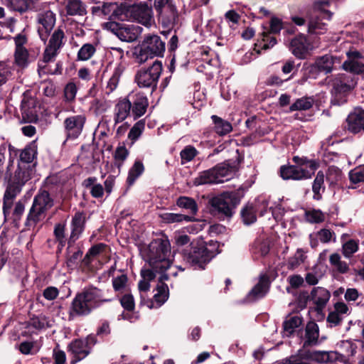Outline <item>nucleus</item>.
I'll return each mask as SVG.
<instances>
[{
	"mask_svg": "<svg viewBox=\"0 0 364 364\" xmlns=\"http://www.w3.org/2000/svg\"><path fill=\"white\" fill-rule=\"evenodd\" d=\"M111 301L110 299H104L102 291L95 287L85 289L77 293L73 298L68 311V318L70 321L77 316H87L102 304Z\"/></svg>",
	"mask_w": 364,
	"mask_h": 364,
	"instance_id": "obj_1",
	"label": "nucleus"
},
{
	"mask_svg": "<svg viewBox=\"0 0 364 364\" xmlns=\"http://www.w3.org/2000/svg\"><path fill=\"white\" fill-rule=\"evenodd\" d=\"M243 157L237 154L235 159L225 161L216 164L211 168L203 171L194 179L196 186L219 183L224 181L223 178L230 176L239 170Z\"/></svg>",
	"mask_w": 364,
	"mask_h": 364,
	"instance_id": "obj_2",
	"label": "nucleus"
},
{
	"mask_svg": "<svg viewBox=\"0 0 364 364\" xmlns=\"http://www.w3.org/2000/svg\"><path fill=\"white\" fill-rule=\"evenodd\" d=\"M242 197L240 190L224 191L210 199V212L220 220L229 219L235 214Z\"/></svg>",
	"mask_w": 364,
	"mask_h": 364,
	"instance_id": "obj_3",
	"label": "nucleus"
},
{
	"mask_svg": "<svg viewBox=\"0 0 364 364\" xmlns=\"http://www.w3.org/2000/svg\"><path fill=\"white\" fill-rule=\"evenodd\" d=\"M38 146L36 141L28 143L23 149H19L17 168L14 174L7 173L6 177L26 183L36 171L34 159L37 158Z\"/></svg>",
	"mask_w": 364,
	"mask_h": 364,
	"instance_id": "obj_4",
	"label": "nucleus"
},
{
	"mask_svg": "<svg viewBox=\"0 0 364 364\" xmlns=\"http://www.w3.org/2000/svg\"><path fill=\"white\" fill-rule=\"evenodd\" d=\"M170 254L171 244L167 238L154 239L148 246L146 261L151 269L164 273L171 266Z\"/></svg>",
	"mask_w": 364,
	"mask_h": 364,
	"instance_id": "obj_5",
	"label": "nucleus"
},
{
	"mask_svg": "<svg viewBox=\"0 0 364 364\" xmlns=\"http://www.w3.org/2000/svg\"><path fill=\"white\" fill-rule=\"evenodd\" d=\"M183 260L194 269L203 270L206 265L215 257V253L208 251L206 242L202 238H196V242L188 249H182Z\"/></svg>",
	"mask_w": 364,
	"mask_h": 364,
	"instance_id": "obj_6",
	"label": "nucleus"
},
{
	"mask_svg": "<svg viewBox=\"0 0 364 364\" xmlns=\"http://www.w3.org/2000/svg\"><path fill=\"white\" fill-rule=\"evenodd\" d=\"M53 205L54 199L50 193L47 190L41 188L33 198V204L24 223L25 229L27 230L33 229L45 218L46 212Z\"/></svg>",
	"mask_w": 364,
	"mask_h": 364,
	"instance_id": "obj_7",
	"label": "nucleus"
},
{
	"mask_svg": "<svg viewBox=\"0 0 364 364\" xmlns=\"http://www.w3.org/2000/svg\"><path fill=\"white\" fill-rule=\"evenodd\" d=\"M165 48L166 43L160 36L156 34H149L144 37L141 43L134 48V55L138 63H143L155 57H163Z\"/></svg>",
	"mask_w": 364,
	"mask_h": 364,
	"instance_id": "obj_8",
	"label": "nucleus"
},
{
	"mask_svg": "<svg viewBox=\"0 0 364 364\" xmlns=\"http://www.w3.org/2000/svg\"><path fill=\"white\" fill-rule=\"evenodd\" d=\"M117 12L121 21L132 20L144 23L150 20L151 8L146 2L133 4L122 3Z\"/></svg>",
	"mask_w": 364,
	"mask_h": 364,
	"instance_id": "obj_9",
	"label": "nucleus"
},
{
	"mask_svg": "<svg viewBox=\"0 0 364 364\" xmlns=\"http://www.w3.org/2000/svg\"><path fill=\"white\" fill-rule=\"evenodd\" d=\"M104 28L112 33L120 41L128 43L135 41L143 31L139 26L114 21L105 23Z\"/></svg>",
	"mask_w": 364,
	"mask_h": 364,
	"instance_id": "obj_10",
	"label": "nucleus"
},
{
	"mask_svg": "<svg viewBox=\"0 0 364 364\" xmlns=\"http://www.w3.org/2000/svg\"><path fill=\"white\" fill-rule=\"evenodd\" d=\"M162 70L161 61L156 60L147 69L138 70L135 75L134 80L139 87L150 88L151 92H153L156 90Z\"/></svg>",
	"mask_w": 364,
	"mask_h": 364,
	"instance_id": "obj_11",
	"label": "nucleus"
},
{
	"mask_svg": "<svg viewBox=\"0 0 364 364\" xmlns=\"http://www.w3.org/2000/svg\"><path fill=\"white\" fill-rule=\"evenodd\" d=\"M357 78L346 73H339L331 80L332 95L337 99H341L348 95L356 86Z\"/></svg>",
	"mask_w": 364,
	"mask_h": 364,
	"instance_id": "obj_12",
	"label": "nucleus"
},
{
	"mask_svg": "<svg viewBox=\"0 0 364 364\" xmlns=\"http://www.w3.org/2000/svg\"><path fill=\"white\" fill-rule=\"evenodd\" d=\"M6 188L3 198L4 218L9 215L14 205V200L21 192L26 183L6 177Z\"/></svg>",
	"mask_w": 364,
	"mask_h": 364,
	"instance_id": "obj_13",
	"label": "nucleus"
},
{
	"mask_svg": "<svg viewBox=\"0 0 364 364\" xmlns=\"http://www.w3.org/2000/svg\"><path fill=\"white\" fill-rule=\"evenodd\" d=\"M38 103L37 99L32 97L28 91L23 94L20 107L23 122L36 123L38 121Z\"/></svg>",
	"mask_w": 364,
	"mask_h": 364,
	"instance_id": "obj_14",
	"label": "nucleus"
},
{
	"mask_svg": "<svg viewBox=\"0 0 364 364\" xmlns=\"http://www.w3.org/2000/svg\"><path fill=\"white\" fill-rule=\"evenodd\" d=\"M343 129L353 134L364 132V109L357 107L350 112L343 124Z\"/></svg>",
	"mask_w": 364,
	"mask_h": 364,
	"instance_id": "obj_15",
	"label": "nucleus"
},
{
	"mask_svg": "<svg viewBox=\"0 0 364 364\" xmlns=\"http://www.w3.org/2000/svg\"><path fill=\"white\" fill-rule=\"evenodd\" d=\"M85 122L86 117L82 114L67 117L63 122L67 139L78 138L83 130Z\"/></svg>",
	"mask_w": 364,
	"mask_h": 364,
	"instance_id": "obj_16",
	"label": "nucleus"
},
{
	"mask_svg": "<svg viewBox=\"0 0 364 364\" xmlns=\"http://www.w3.org/2000/svg\"><path fill=\"white\" fill-rule=\"evenodd\" d=\"M86 217L83 211H77L72 218L70 235L68 238V245L70 247L80 237L85 229Z\"/></svg>",
	"mask_w": 364,
	"mask_h": 364,
	"instance_id": "obj_17",
	"label": "nucleus"
},
{
	"mask_svg": "<svg viewBox=\"0 0 364 364\" xmlns=\"http://www.w3.org/2000/svg\"><path fill=\"white\" fill-rule=\"evenodd\" d=\"M280 176L284 180L302 181L311 178L312 172L295 165H284L279 168Z\"/></svg>",
	"mask_w": 364,
	"mask_h": 364,
	"instance_id": "obj_18",
	"label": "nucleus"
},
{
	"mask_svg": "<svg viewBox=\"0 0 364 364\" xmlns=\"http://www.w3.org/2000/svg\"><path fill=\"white\" fill-rule=\"evenodd\" d=\"M132 107V115L134 119L143 116L149 106L146 96L142 92L129 94L128 95Z\"/></svg>",
	"mask_w": 364,
	"mask_h": 364,
	"instance_id": "obj_19",
	"label": "nucleus"
},
{
	"mask_svg": "<svg viewBox=\"0 0 364 364\" xmlns=\"http://www.w3.org/2000/svg\"><path fill=\"white\" fill-rule=\"evenodd\" d=\"M330 298L331 293L326 288L322 287H314L311 290V301L315 304L314 311L318 314H322Z\"/></svg>",
	"mask_w": 364,
	"mask_h": 364,
	"instance_id": "obj_20",
	"label": "nucleus"
},
{
	"mask_svg": "<svg viewBox=\"0 0 364 364\" xmlns=\"http://www.w3.org/2000/svg\"><path fill=\"white\" fill-rule=\"evenodd\" d=\"M289 49L296 58L305 59L309 53L306 36L301 33L296 36L290 42Z\"/></svg>",
	"mask_w": 364,
	"mask_h": 364,
	"instance_id": "obj_21",
	"label": "nucleus"
},
{
	"mask_svg": "<svg viewBox=\"0 0 364 364\" xmlns=\"http://www.w3.org/2000/svg\"><path fill=\"white\" fill-rule=\"evenodd\" d=\"M159 21L161 22L163 26L170 28L167 31L163 32L166 36L171 32V28L177 24L178 21V14L176 6L173 4L168 6V9L158 14Z\"/></svg>",
	"mask_w": 364,
	"mask_h": 364,
	"instance_id": "obj_22",
	"label": "nucleus"
},
{
	"mask_svg": "<svg viewBox=\"0 0 364 364\" xmlns=\"http://www.w3.org/2000/svg\"><path fill=\"white\" fill-rule=\"evenodd\" d=\"M319 338V327L314 321H309L305 327L304 341L301 349L317 346Z\"/></svg>",
	"mask_w": 364,
	"mask_h": 364,
	"instance_id": "obj_23",
	"label": "nucleus"
},
{
	"mask_svg": "<svg viewBox=\"0 0 364 364\" xmlns=\"http://www.w3.org/2000/svg\"><path fill=\"white\" fill-rule=\"evenodd\" d=\"M41 24L38 29V34L42 41H46L55 23V15L51 11H48L38 19Z\"/></svg>",
	"mask_w": 364,
	"mask_h": 364,
	"instance_id": "obj_24",
	"label": "nucleus"
},
{
	"mask_svg": "<svg viewBox=\"0 0 364 364\" xmlns=\"http://www.w3.org/2000/svg\"><path fill=\"white\" fill-rule=\"evenodd\" d=\"M68 349L74 355V358L71 360L70 364H75L90 354V349L86 348L84 340L81 338L73 340L68 345Z\"/></svg>",
	"mask_w": 364,
	"mask_h": 364,
	"instance_id": "obj_25",
	"label": "nucleus"
},
{
	"mask_svg": "<svg viewBox=\"0 0 364 364\" xmlns=\"http://www.w3.org/2000/svg\"><path fill=\"white\" fill-rule=\"evenodd\" d=\"M270 287V280L267 274H262L259 277V282L248 294L250 299L256 300L263 298L269 291Z\"/></svg>",
	"mask_w": 364,
	"mask_h": 364,
	"instance_id": "obj_26",
	"label": "nucleus"
},
{
	"mask_svg": "<svg viewBox=\"0 0 364 364\" xmlns=\"http://www.w3.org/2000/svg\"><path fill=\"white\" fill-rule=\"evenodd\" d=\"M114 122H123L129 114H132L131 102L129 97L120 99L114 108Z\"/></svg>",
	"mask_w": 364,
	"mask_h": 364,
	"instance_id": "obj_27",
	"label": "nucleus"
},
{
	"mask_svg": "<svg viewBox=\"0 0 364 364\" xmlns=\"http://www.w3.org/2000/svg\"><path fill=\"white\" fill-rule=\"evenodd\" d=\"M83 252L79 247L74 245L70 247L68 245L65 253V264L68 269L73 270L77 268L79 262L81 260Z\"/></svg>",
	"mask_w": 364,
	"mask_h": 364,
	"instance_id": "obj_28",
	"label": "nucleus"
},
{
	"mask_svg": "<svg viewBox=\"0 0 364 364\" xmlns=\"http://www.w3.org/2000/svg\"><path fill=\"white\" fill-rule=\"evenodd\" d=\"M305 356L311 358L312 361L317 363H333L338 359L337 351L313 350L312 352H307Z\"/></svg>",
	"mask_w": 364,
	"mask_h": 364,
	"instance_id": "obj_29",
	"label": "nucleus"
},
{
	"mask_svg": "<svg viewBox=\"0 0 364 364\" xmlns=\"http://www.w3.org/2000/svg\"><path fill=\"white\" fill-rule=\"evenodd\" d=\"M14 63L21 69L27 68L31 61L35 60V56H32L27 48L15 49L14 50Z\"/></svg>",
	"mask_w": 364,
	"mask_h": 364,
	"instance_id": "obj_30",
	"label": "nucleus"
},
{
	"mask_svg": "<svg viewBox=\"0 0 364 364\" xmlns=\"http://www.w3.org/2000/svg\"><path fill=\"white\" fill-rule=\"evenodd\" d=\"M97 178L95 176H90L85 179L82 186L90 189L91 196L95 198H100L104 196V188L102 184L96 183Z\"/></svg>",
	"mask_w": 364,
	"mask_h": 364,
	"instance_id": "obj_31",
	"label": "nucleus"
},
{
	"mask_svg": "<svg viewBox=\"0 0 364 364\" xmlns=\"http://www.w3.org/2000/svg\"><path fill=\"white\" fill-rule=\"evenodd\" d=\"M24 209V203L22 200H18L10 212L9 215L5 218V220L10 222L14 228H18Z\"/></svg>",
	"mask_w": 364,
	"mask_h": 364,
	"instance_id": "obj_32",
	"label": "nucleus"
},
{
	"mask_svg": "<svg viewBox=\"0 0 364 364\" xmlns=\"http://www.w3.org/2000/svg\"><path fill=\"white\" fill-rule=\"evenodd\" d=\"M176 205L185 210L187 213L191 214V216L196 215L198 207L195 199L188 196H180L176 199Z\"/></svg>",
	"mask_w": 364,
	"mask_h": 364,
	"instance_id": "obj_33",
	"label": "nucleus"
},
{
	"mask_svg": "<svg viewBox=\"0 0 364 364\" xmlns=\"http://www.w3.org/2000/svg\"><path fill=\"white\" fill-rule=\"evenodd\" d=\"M301 79L299 80V83L303 84L309 78L316 79L321 73L319 72V70L316 63H304L301 70Z\"/></svg>",
	"mask_w": 364,
	"mask_h": 364,
	"instance_id": "obj_34",
	"label": "nucleus"
},
{
	"mask_svg": "<svg viewBox=\"0 0 364 364\" xmlns=\"http://www.w3.org/2000/svg\"><path fill=\"white\" fill-rule=\"evenodd\" d=\"M324 173L319 171L313 182L312 191L314 193L313 198L316 200L322 199V193H324L326 187L324 186Z\"/></svg>",
	"mask_w": 364,
	"mask_h": 364,
	"instance_id": "obj_35",
	"label": "nucleus"
},
{
	"mask_svg": "<svg viewBox=\"0 0 364 364\" xmlns=\"http://www.w3.org/2000/svg\"><path fill=\"white\" fill-rule=\"evenodd\" d=\"M211 119L214 124V130L218 134L224 136L232 130V124L228 121L217 115H212Z\"/></svg>",
	"mask_w": 364,
	"mask_h": 364,
	"instance_id": "obj_36",
	"label": "nucleus"
},
{
	"mask_svg": "<svg viewBox=\"0 0 364 364\" xmlns=\"http://www.w3.org/2000/svg\"><path fill=\"white\" fill-rule=\"evenodd\" d=\"M292 161L299 167H302L306 166V168H309L308 171L312 172L313 175H314L315 171L319 167V162L315 159H309L306 156H294L292 158Z\"/></svg>",
	"mask_w": 364,
	"mask_h": 364,
	"instance_id": "obj_37",
	"label": "nucleus"
},
{
	"mask_svg": "<svg viewBox=\"0 0 364 364\" xmlns=\"http://www.w3.org/2000/svg\"><path fill=\"white\" fill-rule=\"evenodd\" d=\"M65 9L69 16H83L87 13L81 0H68Z\"/></svg>",
	"mask_w": 364,
	"mask_h": 364,
	"instance_id": "obj_38",
	"label": "nucleus"
},
{
	"mask_svg": "<svg viewBox=\"0 0 364 364\" xmlns=\"http://www.w3.org/2000/svg\"><path fill=\"white\" fill-rule=\"evenodd\" d=\"M313 105L314 100L312 97H303L298 98L290 105L289 112L309 110L313 107Z\"/></svg>",
	"mask_w": 364,
	"mask_h": 364,
	"instance_id": "obj_39",
	"label": "nucleus"
},
{
	"mask_svg": "<svg viewBox=\"0 0 364 364\" xmlns=\"http://www.w3.org/2000/svg\"><path fill=\"white\" fill-rule=\"evenodd\" d=\"M33 0H8L7 5L10 9L23 14L33 6Z\"/></svg>",
	"mask_w": 364,
	"mask_h": 364,
	"instance_id": "obj_40",
	"label": "nucleus"
},
{
	"mask_svg": "<svg viewBox=\"0 0 364 364\" xmlns=\"http://www.w3.org/2000/svg\"><path fill=\"white\" fill-rule=\"evenodd\" d=\"M144 166L141 161H135L133 166L129 170L128 176L127 178V183L129 186H132L136 180L143 173Z\"/></svg>",
	"mask_w": 364,
	"mask_h": 364,
	"instance_id": "obj_41",
	"label": "nucleus"
},
{
	"mask_svg": "<svg viewBox=\"0 0 364 364\" xmlns=\"http://www.w3.org/2000/svg\"><path fill=\"white\" fill-rule=\"evenodd\" d=\"M315 63L321 73H323L325 74H328L333 70L334 59L332 55H325L318 58Z\"/></svg>",
	"mask_w": 364,
	"mask_h": 364,
	"instance_id": "obj_42",
	"label": "nucleus"
},
{
	"mask_svg": "<svg viewBox=\"0 0 364 364\" xmlns=\"http://www.w3.org/2000/svg\"><path fill=\"white\" fill-rule=\"evenodd\" d=\"M161 220L166 223H180L183 220L186 222L193 221L195 218L188 215L173 213H164L160 215Z\"/></svg>",
	"mask_w": 364,
	"mask_h": 364,
	"instance_id": "obj_43",
	"label": "nucleus"
},
{
	"mask_svg": "<svg viewBox=\"0 0 364 364\" xmlns=\"http://www.w3.org/2000/svg\"><path fill=\"white\" fill-rule=\"evenodd\" d=\"M322 19H323L322 16H317L309 21L308 32L310 34H323L326 31L327 24L321 22Z\"/></svg>",
	"mask_w": 364,
	"mask_h": 364,
	"instance_id": "obj_44",
	"label": "nucleus"
},
{
	"mask_svg": "<svg viewBox=\"0 0 364 364\" xmlns=\"http://www.w3.org/2000/svg\"><path fill=\"white\" fill-rule=\"evenodd\" d=\"M342 68L353 76L354 75H360L364 73V63L359 62L358 60L344 61L342 65Z\"/></svg>",
	"mask_w": 364,
	"mask_h": 364,
	"instance_id": "obj_45",
	"label": "nucleus"
},
{
	"mask_svg": "<svg viewBox=\"0 0 364 364\" xmlns=\"http://www.w3.org/2000/svg\"><path fill=\"white\" fill-rule=\"evenodd\" d=\"M65 37L63 31L61 28H58L52 34L47 46L52 48L59 51L63 47V39Z\"/></svg>",
	"mask_w": 364,
	"mask_h": 364,
	"instance_id": "obj_46",
	"label": "nucleus"
},
{
	"mask_svg": "<svg viewBox=\"0 0 364 364\" xmlns=\"http://www.w3.org/2000/svg\"><path fill=\"white\" fill-rule=\"evenodd\" d=\"M58 53V50L46 46L43 54V58L38 63V72L39 73V65L45 66L48 65L47 64L49 63L54 62Z\"/></svg>",
	"mask_w": 364,
	"mask_h": 364,
	"instance_id": "obj_47",
	"label": "nucleus"
},
{
	"mask_svg": "<svg viewBox=\"0 0 364 364\" xmlns=\"http://www.w3.org/2000/svg\"><path fill=\"white\" fill-rule=\"evenodd\" d=\"M145 128V121L144 119L139 120L136 122L134 126L131 128L129 134L128 139L132 141V144H133L141 135L143 131Z\"/></svg>",
	"mask_w": 364,
	"mask_h": 364,
	"instance_id": "obj_48",
	"label": "nucleus"
},
{
	"mask_svg": "<svg viewBox=\"0 0 364 364\" xmlns=\"http://www.w3.org/2000/svg\"><path fill=\"white\" fill-rule=\"evenodd\" d=\"M240 215L243 223L245 225L252 224L257 220V217L255 214L254 208L252 205L247 204L245 207H243L242 209L241 210Z\"/></svg>",
	"mask_w": 364,
	"mask_h": 364,
	"instance_id": "obj_49",
	"label": "nucleus"
},
{
	"mask_svg": "<svg viewBox=\"0 0 364 364\" xmlns=\"http://www.w3.org/2000/svg\"><path fill=\"white\" fill-rule=\"evenodd\" d=\"M175 244L178 247L182 249H188L192 245L193 242H196V238L191 239V237L184 233H178L174 236Z\"/></svg>",
	"mask_w": 364,
	"mask_h": 364,
	"instance_id": "obj_50",
	"label": "nucleus"
},
{
	"mask_svg": "<svg viewBox=\"0 0 364 364\" xmlns=\"http://www.w3.org/2000/svg\"><path fill=\"white\" fill-rule=\"evenodd\" d=\"M302 323V318L295 316L283 322L284 331L289 336L293 334L294 329L299 327Z\"/></svg>",
	"mask_w": 364,
	"mask_h": 364,
	"instance_id": "obj_51",
	"label": "nucleus"
},
{
	"mask_svg": "<svg viewBox=\"0 0 364 364\" xmlns=\"http://www.w3.org/2000/svg\"><path fill=\"white\" fill-rule=\"evenodd\" d=\"M307 222L310 223H321L325 220V215L320 209H313L305 212Z\"/></svg>",
	"mask_w": 364,
	"mask_h": 364,
	"instance_id": "obj_52",
	"label": "nucleus"
},
{
	"mask_svg": "<svg viewBox=\"0 0 364 364\" xmlns=\"http://www.w3.org/2000/svg\"><path fill=\"white\" fill-rule=\"evenodd\" d=\"M96 51L95 47L91 43L84 44L77 53L78 60H87L95 54Z\"/></svg>",
	"mask_w": 364,
	"mask_h": 364,
	"instance_id": "obj_53",
	"label": "nucleus"
},
{
	"mask_svg": "<svg viewBox=\"0 0 364 364\" xmlns=\"http://www.w3.org/2000/svg\"><path fill=\"white\" fill-rule=\"evenodd\" d=\"M121 8V4L118 5L117 3H107L105 2L102 4V15L113 17L114 19L119 20V15H117L118 10Z\"/></svg>",
	"mask_w": 364,
	"mask_h": 364,
	"instance_id": "obj_54",
	"label": "nucleus"
},
{
	"mask_svg": "<svg viewBox=\"0 0 364 364\" xmlns=\"http://www.w3.org/2000/svg\"><path fill=\"white\" fill-rule=\"evenodd\" d=\"M197 149L191 145L186 146L180 152L181 164L192 161L198 154Z\"/></svg>",
	"mask_w": 364,
	"mask_h": 364,
	"instance_id": "obj_55",
	"label": "nucleus"
},
{
	"mask_svg": "<svg viewBox=\"0 0 364 364\" xmlns=\"http://www.w3.org/2000/svg\"><path fill=\"white\" fill-rule=\"evenodd\" d=\"M330 1L327 0L323 1H316L313 4V8L314 10L320 11L323 16L322 18H325L328 21H330L332 18L333 13L329 10L325 9L324 7L329 6Z\"/></svg>",
	"mask_w": 364,
	"mask_h": 364,
	"instance_id": "obj_56",
	"label": "nucleus"
},
{
	"mask_svg": "<svg viewBox=\"0 0 364 364\" xmlns=\"http://www.w3.org/2000/svg\"><path fill=\"white\" fill-rule=\"evenodd\" d=\"M358 250V242L353 239L348 240L342 246L343 255L347 258H350Z\"/></svg>",
	"mask_w": 364,
	"mask_h": 364,
	"instance_id": "obj_57",
	"label": "nucleus"
},
{
	"mask_svg": "<svg viewBox=\"0 0 364 364\" xmlns=\"http://www.w3.org/2000/svg\"><path fill=\"white\" fill-rule=\"evenodd\" d=\"M348 176L350 181L353 184L364 183V165L350 170Z\"/></svg>",
	"mask_w": 364,
	"mask_h": 364,
	"instance_id": "obj_58",
	"label": "nucleus"
},
{
	"mask_svg": "<svg viewBox=\"0 0 364 364\" xmlns=\"http://www.w3.org/2000/svg\"><path fill=\"white\" fill-rule=\"evenodd\" d=\"M119 302L124 309L128 312H132L135 309V301L134 296L129 293L119 298Z\"/></svg>",
	"mask_w": 364,
	"mask_h": 364,
	"instance_id": "obj_59",
	"label": "nucleus"
},
{
	"mask_svg": "<svg viewBox=\"0 0 364 364\" xmlns=\"http://www.w3.org/2000/svg\"><path fill=\"white\" fill-rule=\"evenodd\" d=\"M287 22L282 21V19L277 16H272L269 21V33L279 34L281 30L286 28Z\"/></svg>",
	"mask_w": 364,
	"mask_h": 364,
	"instance_id": "obj_60",
	"label": "nucleus"
},
{
	"mask_svg": "<svg viewBox=\"0 0 364 364\" xmlns=\"http://www.w3.org/2000/svg\"><path fill=\"white\" fill-rule=\"evenodd\" d=\"M310 301H311V292L309 294L306 290L301 291L296 299V306L300 310H303L306 308Z\"/></svg>",
	"mask_w": 364,
	"mask_h": 364,
	"instance_id": "obj_61",
	"label": "nucleus"
},
{
	"mask_svg": "<svg viewBox=\"0 0 364 364\" xmlns=\"http://www.w3.org/2000/svg\"><path fill=\"white\" fill-rule=\"evenodd\" d=\"M66 223H58L54 226L53 235L55 241H68L65 236Z\"/></svg>",
	"mask_w": 364,
	"mask_h": 364,
	"instance_id": "obj_62",
	"label": "nucleus"
},
{
	"mask_svg": "<svg viewBox=\"0 0 364 364\" xmlns=\"http://www.w3.org/2000/svg\"><path fill=\"white\" fill-rule=\"evenodd\" d=\"M77 91L76 85L73 82H68L64 88L65 101L67 102H73L75 99Z\"/></svg>",
	"mask_w": 364,
	"mask_h": 364,
	"instance_id": "obj_63",
	"label": "nucleus"
},
{
	"mask_svg": "<svg viewBox=\"0 0 364 364\" xmlns=\"http://www.w3.org/2000/svg\"><path fill=\"white\" fill-rule=\"evenodd\" d=\"M9 162L8 166L6 167V172L4 173V181L6 182V177L8 172L11 175L14 174V172H12L11 170V167L13 166L14 159L16 158L19 153V149L16 148L15 146L9 144Z\"/></svg>",
	"mask_w": 364,
	"mask_h": 364,
	"instance_id": "obj_64",
	"label": "nucleus"
}]
</instances>
